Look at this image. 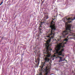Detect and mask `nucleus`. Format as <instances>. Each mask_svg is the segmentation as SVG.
Listing matches in <instances>:
<instances>
[{
    "label": "nucleus",
    "instance_id": "nucleus-1",
    "mask_svg": "<svg viewBox=\"0 0 75 75\" xmlns=\"http://www.w3.org/2000/svg\"><path fill=\"white\" fill-rule=\"evenodd\" d=\"M51 29H50L48 33H49L48 35L47 36V37H49L48 40L47 41V43L45 44V46L46 47V51H52V49H51V47L50 46L51 45L50 44V42L51 40V39H53L54 38V35H55V33H53L54 30H56V27L55 26V22L53 21H52L51 23V25L50 26Z\"/></svg>",
    "mask_w": 75,
    "mask_h": 75
},
{
    "label": "nucleus",
    "instance_id": "nucleus-6",
    "mask_svg": "<svg viewBox=\"0 0 75 75\" xmlns=\"http://www.w3.org/2000/svg\"><path fill=\"white\" fill-rule=\"evenodd\" d=\"M62 57H59L60 60L59 61V62H61L62 61H63V60L62 59Z\"/></svg>",
    "mask_w": 75,
    "mask_h": 75
},
{
    "label": "nucleus",
    "instance_id": "nucleus-17",
    "mask_svg": "<svg viewBox=\"0 0 75 75\" xmlns=\"http://www.w3.org/2000/svg\"><path fill=\"white\" fill-rule=\"evenodd\" d=\"M65 61L67 62V60H66Z\"/></svg>",
    "mask_w": 75,
    "mask_h": 75
},
{
    "label": "nucleus",
    "instance_id": "nucleus-10",
    "mask_svg": "<svg viewBox=\"0 0 75 75\" xmlns=\"http://www.w3.org/2000/svg\"><path fill=\"white\" fill-rule=\"evenodd\" d=\"M39 75H42V73H40L39 74Z\"/></svg>",
    "mask_w": 75,
    "mask_h": 75
},
{
    "label": "nucleus",
    "instance_id": "nucleus-7",
    "mask_svg": "<svg viewBox=\"0 0 75 75\" xmlns=\"http://www.w3.org/2000/svg\"><path fill=\"white\" fill-rule=\"evenodd\" d=\"M45 18H46V20L47 19H48V16H46L45 17Z\"/></svg>",
    "mask_w": 75,
    "mask_h": 75
},
{
    "label": "nucleus",
    "instance_id": "nucleus-18",
    "mask_svg": "<svg viewBox=\"0 0 75 75\" xmlns=\"http://www.w3.org/2000/svg\"><path fill=\"white\" fill-rule=\"evenodd\" d=\"M54 59H52V60H54Z\"/></svg>",
    "mask_w": 75,
    "mask_h": 75
},
{
    "label": "nucleus",
    "instance_id": "nucleus-3",
    "mask_svg": "<svg viewBox=\"0 0 75 75\" xmlns=\"http://www.w3.org/2000/svg\"><path fill=\"white\" fill-rule=\"evenodd\" d=\"M50 59L48 57H46L45 59V62H43L42 63V65H43L42 66V68L43 67H44L45 66V62H49V61L50 60Z\"/></svg>",
    "mask_w": 75,
    "mask_h": 75
},
{
    "label": "nucleus",
    "instance_id": "nucleus-12",
    "mask_svg": "<svg viewBox=\"0 0 75 75\" xmlns=\"http://www.w3.org/2000/svg\"><path fill=\"white\" fill-rule=\"evenodd\" d=\"M3 38H4V37H2L1 38V40H3Z\"/></svg>",
    "mask_w": 75,
    "mask_h": 75
},
{
    "label": "nucleus",
    "instance_id": "nucleus-5",
    "mask_svg": "<svg viewBox=\"0 0 75 75\" xmlns=\"http://www.w3.org/2000/svg\"><path fill=\"white\" fill-rule=\"evenodd\" d=\"M68 40L66 38L64 40V41H66V42H64V43H63V42H62V43H60V44H62V46H64V47H65V46L64 45L67 44V42H68Z\"/></svg>",
    "mask_w": 75,
    "mask_h": 75
},
{
    "label": "nucleus",
    "instance_id": "nucleus-8",
    "mask_svg": "<svg viewBox=\"0 0 75 75\" xmlns=\"http://www.w3.org/2000/svg\"><path fill=\"white\" fill-rule=\"evenodd\" d=\"M3 1L1 3V4H0V6H1V4H3Z\"/></svg>",
    "mask_w": 75,
    "mask_h": 75
},
{
    "label": "nucleus",
    "instance_id": "nucleus-2",
    "mask_svg": "<svg viewBox=\"0 0 75 75\" xmlns=\"http://www.w3.org/2000/svg\"><path fill=\"white\" fill-rule=\"evenodd\" d=\"M62 43H59V45L57 46V47L55 48V50L54 51L58 55H61V56H63V57H64V55H63L64 54L62 53V52L64 51V49H62L61 51H59V50H61V47L64 48V45L63 46H62Z\"/></svg>",
    "mask_w": 75,
    "mask_h": 75
},
{
    "label": "nucleus",
    "instance_id": "nucleus-15",
    "mask_svg": "<svg viewBox=\"0 0 75 75\" xmlns=\"http://www.w3.org/2000/svg\"><path fill=\"white\" fill-rule=\"evenodd\" d=\"M55 57V55H54V56H53V57Z\"/></svg>",
    "mask_w": 75,
    "mask_h": 75
},
{
    "label": "nucleus",
    "instance_id": "nucleus-4",
    "mask_svg": "<svg viewBox=\"0 0 75 75\" xmlns=\"http://www.w3.org/2000/svg\"><path fill=\"white\" fill-rule=\"evenodd\" d=\"M40 58L39 57H38L37 59L35 58V62L36 64H35V65L37 67H38L39 64H40Z\"/></svg>",
    "mask_w": 75,
    "mask_h": 75
},
{
    "label": "nucleus",
    "instance_id": "nucleus-11",
    "mask_svg": "<svg viewBox=\"0 0 75 75\" xmlns=\"http://www.w3.org/2000/svg\"><path fill=\"white\" fill-rule=\"evenodd\" d=\"M65 61V59L64 58V60H63V61Z\"/></svg>",
    "mask_w": 75,
    "mask_h": 75
},
{
    "label": "nucleus",
    "instance_id": "nucleus-13",
    "mask_svg": "<svg viewBox=\"0 0 75 75\" xmlns=\"http://www.w3.org/2000/svg\"><path fill=\"white\" fill-rule=\"evenodd\" d=\"M52 19L53 20H54V19L52 18Z\"/></svg>",
    "mask_w": 75,
    "mask_h": 75
},
{
    "label": "nucleus",
    "instance_id": "nucleus-16",
    "mask_svg": "<svg viewBox=\"0 0 75 75\" xmlns=\"http://www.w3.org/2000/svg\"><path fill=\"white\" fill-rule=\"evenodd\" d=\"M67 38H68V36L67 37Z\"/></svg>",
    "mask_w": 75,
    "mask_h": 75
},
{
    "label": "nucleus",
    "instance_id": "nucleus-14",
    "mask_svg": "<svg viewBox=\"0 0 75 75\" xmlns=\"http://www.w3.org/2000/svg\"><path fill=\"white\" fill-rule=\"evenodd\" d=\"M41 27V25H40V27Z\"/></svg>",
    "mask_w": 75,
    "mask_h": 75
},
{
    "label": "nucleus",
    "instance_id": "nucleus-9",
    "mask_svg": "<svg viewBox=\"0 0 75 75\" xmlns=\"http://www.w3.org/2000/svg\"><path fill=\"white\" fill-rule=\"evenodd\" d=\"M61 37H62L61 36L59 39H58V41H59V40H61Z\"/></svg>",
    "mask_w": 75,
    "mask_h": 75
}]
</instances>
